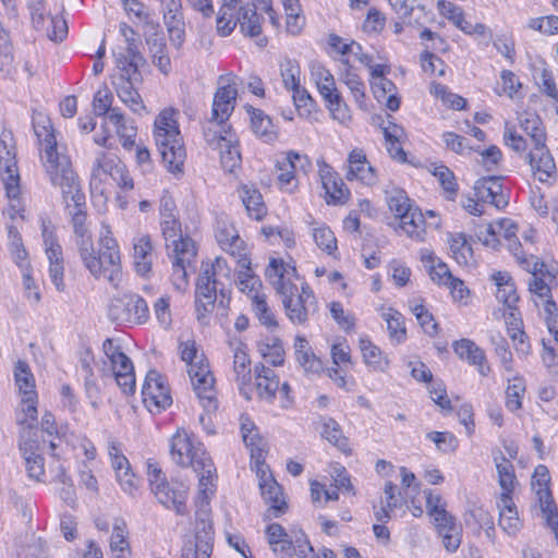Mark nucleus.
Returning <instances> with one entry per match:
<instances>
[{
    "label": "nucleus",
    "mask_w": 558,
    "mask_h": 558,
    "mask_svg": "<svg viewBox=\"0 0 558 558\" xmlns=\"http://www.w3.org/2000/svg\"><path fill=\"white\" fill-rule=\"evenodd\" d=\"M73 241L84 267L95 278L107 279L114 288L121 281V259L119 245L111 236L109 226L102 225L98 250L94 246L93 234L88 227L73 228Z\"/></svg>",
    "instance_id": "nucleus-1"
},
{
    "label": "nucleus",
    "mask_w": 558,
    "mask_h": 558,
    "mask_svg": "<svg viewBox=\"0 0 558 558\" xmlns=\"http://www.w3.org/2000/svg\"><path fill=\"white\" fill-rule=\"evenodd\" d=\"M218 294L219 305L227 307L231 300V269L222 257H217L213 264L202 265L195 291L198 319L213 312Z\"/></svg>",
    "instance_id": "nucleus-2"
},
{
    "label": "nucleus",
    "mask_w": 558,
    "mask_h": 558,
    "mask_svg": "<svg viewBox=\"0 0 558 558\" xmlns=\"http://www.w3.org/2000/svg\"><path fill=\"white\" fill-rule=\"evenodd\" d=\"M170 456L178 465L191 466L198 474L202 504L208 506V493H214L216 473L214 462L208 453L202 448L201 444L197 446L194 444L192 436L185 429H178L170 439Z\"/></svg>",
    "instance_id": "nucleus-3"
},
{
    "label": "nucleus",
    "mask_w": 558,
    "mask_h": 558,
    "mask_svg": "<svg viewBox=\"0 0 558 558\" xmlns=\"http://www.w3.org/2000/svg\"><path fill=\"white\" fill-rule=\"evenodd\" d=\"M174 110H162L155 120V142L169 172H183L186 151Z\"/></svg>",
    "instance_id": "nucleus-4"
},
{
    "label": "nucleus",
    "mask_w": 558,
    "mask_h": 558,
    "mask_svg": "<svg viewBox=\"0 0 558 558\" xmlns=\"http://www.w3.org/2000/svg\"><path fill=\"white\" fill-rule=\"evenodd\" d=\"M34 133L41 146V161L50 181H56L60 174L72 171V165L64 148L57 143L54 131L48 116L34 111L32 117Z\"/></svg>",
    "instance_id": "nucleus-5"
},
{
    "label": "nucleus",
    "mask_w": 558,
    "mask_h": 558,
    "mask_svg": "<svg viewBox=\"0 0 558 558\" xmlns=\"http://www.w3.org/2000/svg\"><path fill=\"white\" fill-rule=\"evenodd\" d=\"M180 355L187 365V373L194 391L207 411L218 408L215 378L203 353H198L195 341L180 342Z\"/></svg>",
    "instance_id": "nucleus-6"
},
{
    "label": "nucleus",
    "mask_w": 558,
    "mask_h": 558,
    "mask_svg": "<svg viewBox=\"0 0 558 558\" xmlns=\"http://www.w3.org/2000/svg\"><path fill=\"white\" fill-rule=\"evenodd\" d=\"M56 181H50L52 185L59 186L62 192V198L65 204V210L70 217L73 228L88 227L86 213L85 194L82 192L78 178L74 171L60 174Z\"/></svg>",
    "instance_id": "nucleus-7"
},
{
    "label": "nucleus",
    "mask_w": 558,
    "mask_h": 558,
    "mask_svg": "<svg viewBox=\"0 0 558 558\" xmlns=\"http://www.w3.org/2000/svg\"><path fill=\"white\" fill-rule=\"evenodd\" d=\"M102 351L111 363L116 381L124 393L135 389V374L131 359L122 351L118 340L107 338L102 343Z\"/></svg>",
    "instance_id": "nucleus-8"
},
{
    "label": "nucleus",
    "mask_w": 558,
    "mask_h": 558,
    "mask_svg": "<svg viewBox=\"0 0 558 558\" xmlns=\"http://www.w3.org/2000/svg\"><path fill=\"white\" fill-rule=\"evenodd\" d=\"M146 301L137 294H123L114 298L109 306V317L119 324H143L148 319Z\"/></svg>",
    "instance_id": "nucleus-9"
},
{
    "label": "nucleus",
    "mask_w": 558,
    "mask_h": 558,
    "mask_svg": "<svg viewBox=\"0 0 558 558\" xmlns=\"http://www.w3.org/2000/svg\"><path fill=\"white\" fill-rule=\"evenodd\" d=\"M11 134L3 132L0 137V170L7 196L15 199L20 195V174L15 159V147Z\"/></svg>",
    "instance_id": "nucleus-10"
},
{
    "label": "nucleus",
    "mask_w": 558,
    "mask_h": 558,
    "mask_svg": "<svg viewBox=\"0 0 558 558\" xmlns=\"http://www.w3.org/2000/svg\"><path fill=\"white\" fill-rule=\"evenodd\" d=\"M196 253L194 241L175 244L174 248L168 252L172 263L171 282L179 292H184L189 286L187 270L192 267Z\"/></svg>",
    "instance_id": "nucleus-11"
},
{
    "label": "nucleus",
    "mask_w": 558,
    "mask_h": 558,
    "mask_svg": "<svg viewBox=\"0 0 558 558\" xmlns=\"http://www.w3.org/2000/svg\"><path fill=\"white\" fill-rule=\"evenodd\" d=\"M266 276L276 292L281 296L282 303L291 296L300 294L294 280L299 279L296 268L282 259L272 258L266 269Z\"/></svg>",
    "instance_id": "nucleus-12"
},
{
    "label": "nucleus",
    "mask_w": 558,
    "mask_h": 558,
    "mask_svg": "<svg viewBox=\"0 0 558 558\" xmlns=\"http://www.w3.org/2000/svg\"><path fill=\"white\" fill-rule=\"evenodd\" d=\"M143 402L150 411L160 412L172 404L170 389L157 371H149L142 387Z\"/></svg>",
    "instance_id": "nucleus-13"
},
{
    "label": "nucleus",
    "mask_w": 558,
    "mask_h": 558,
    "mask_svg": "<svg viewBox=\"0 0 558 558\" xmlns=\"http://www.w3.org/2000/svg\"><path fill=\"white\" fill-rule=\"evenodd\" d=\"M219 87L213 100V120L225 122L234 109L238 89L236 76L233 74L221 75L218 78Z\"/></svg>",
    "instance_id": "nucleus-14"
},
{
    "label": "nucleus",
    "mask_w": 558,
    "mask_h": 558,
    "mask_svg": "<svg viewBox=\"0 0 558 558\" xmlns=\"http://www.w3.org/2000/svg\"><path fill=\"white\" fill-rule=\"evenodd\" d=\"M518 263L531 274L529 281L530 291L537 296H548L549 284L556 280V276L534 255L518 256Z\"/></svg>",
    "instance_id": "nucleus-15"
},
{
    "label": "nucleus",
    "mask_w": 558,
    "mask_h": 558,
    "mask_svg": "<svg viewBox=\"0 0 558 558\" xmlns=\"http://www.w3.org/2000/svg\"><path fill=\"white\" fill-rule=\"evenodd\" d=\"M158 502L177 514H186L187 487L178 481L159 482L150 489Z\"/></svg>",
    "instance_id": "nucleus-16"
},
{
    "label": "nucleus",
    "mask_w": 558,
    "mask_h": 558,
    "mask_svg": "<svg viewBox=\"0 0 558 558\" xmlns=\"http://www.w3.org/2000/svg\"><path fill=\"white\" fill-rule=\"evenodd\" d=\"M524 159L530 165L534 179L548 185L556 182L557 167L546 144L533 147L524 155Z\"/></svg>",
    "instance_id": "nucleus-17"
},
{
    "label": "nucleus",
    "mask_w": 558,
    "mask_h": 558,
    "mask_svg": "<svg viewBox=\"0 0 558 558\" xmlns=\"http://www.w3.org/2000/svg\"><path fill=\"white\" fill-rule=\"evenodd\" d=\"M282 304L286 315L293 324L306 323L310 315L317 311V301L306 283L302 284L300 294L287 299Z\"/></svg>",
    "instance_id": "nucleus-18"
},
{
    "label": "nucleus",
    "mask_w": 558,
    "mask_h": 558,
    "mask_svg": "<svg viewBox=\"0 0 558 558\" xmlns=\"http://www.w3.org/2000/svg\"><path fill=\"white\" fill-rule=\"evenodd\" d=\"M108 454L110 457L111 466L116 472L117 481L121 488L130 494L136 490L135 474L131 470L128 458L123 454L121 444L116 440H110L108 446Z\"/></svg>",
    "instance_id": "nucleus-19"
},
{
    "label": "nucleus",
    "mask_w": 558,
    "mask_h": 558,
    "mask_svg": "<svg viewBox=\"0 0 558 558\" xmlns=\"http://www.w3.org/2000/svg\"><path fill=\"white\" fill-rule=\"evenodd\" d=\"M43 238L46 246V255L49 260V277L58 291L64 290V265L62 247L52 231L43 228Z\"/></svg>",
    "instance_id": "nucleus-20"
},
{
    "label": "nucleus",
    "mask_w": 558,
    "mask_h": 558,
    "mask_svg": "<svg viewBox=\"0 0 558 558\" xmlns=\"http://www.w3.org/2000/svg\"><path fill=\"white\" fill-rule=\"evenodd\" d=\"M264 466H257V474L259 475V488L264 501L269 505V515L279 517L286 512L287 502L283 499L281 486L275 481L271 475H266L263 470Z\"/></svg>",
    "instance_id": "nucleus-21"
},
{
    "label": "nucleus",
    "mask_w": 558,
    "mask_h": 558,
    "mask_svg": "<svg viewBox=\"0 0 558 558\" xmlns=\"http://www.w3.org/2000/svg\"><path fill=\"white\" fill-rule=\"evenodd\" d=\"M241 433L243 441L251 452V459L256 466H265L267 441L259 434L255 424L247 417L241 416Z\"/></svg>",
    "instance_id": "nucleus-22"
},
{
    "label": "nucleus",
    "mask_w": 558,
    "mask_h": 558,
    "mask_svg": "<svg viewBox=\"0 0 558 558\" xmlns=\"http://www.w3.org/2000/svg\"><path fill=\"white\" fill-rule=\"evenodd\" d=\"M319 177L326 195L329 197L328 203L343 204L350 196V191L345 186L342 179L326 162L319 165Z\"/></svg>",
    "instance_id": "nucleus-23"
},
{
    "label": "nucleus",
    "mask_w": 558,
    "mask_h": 558,
    "mask_svg": "<svg viewBox=\"0 0 558 558\" xmlns=\"http://www.w3.org/2000/svg\"><path fill=\"white\" fill-rule=\"evenodd\" d=\"M40 447L37 438L26 439L25 434H21L20 451L25 460L26 471L31 478L40 481L44 475V458L39 453Z\"/></svg>",
    "instance_id": "nucleus-24"
},
{
    "label": "nucleus",
    "mask_w": 558,
    "mask_h": 558,
    "mask_svg": "<svg viewBox=\"0 0 558 558\" xmlns=\"http://www.w3.org/2000/svg\"><path fill=\"white\" fill-rule=\"evenodd\" d=\"M347 179H355L366 185L377 182L375 169L368 163L362 149L355 148L349 154Z\"/></svg>",
    "instance_id": "nucleus-25"
},
{
    "label": "nucleus",
    "mask_w": 558,
    "mask_h": 558,
    "mask_svg": "<svg viewBox=\"0 0 558 558\" xmlns=\"http://www.w3.org/2000/svg\"><path fill=\"white\" fill-rule=\"evenodd\" d=\"M474 194L477 201L492 204L497 208H504L507 205L498 177L478 179L474 184Z\"/></svg>",
    "instance_id": "nucleus-26"
},
{
    "label": "nucleus",
    "mask_w": 558,
    "mask_h": 558,
    "mask_svg": "<svg viewBox=\"0 0 558 558\" xmlns=\"http://www.w3.org/2000/svg\"><path fill=\"white\" fill-rule=\"evenodd\" d=\"M154 256V245L148 234L133 239V264L140 276L145 277L151 272Z\"/></svg>",
    "instance_id": "nucleus-27"
},
{
    "label": "nucleus",
    "mask_w": 558,
    "mask_h": 558,
    "mask_svg": "<svg viewBox=\"0 0 558 558\" xmlns=\"http://www.w3.org/2000/svg\"><path fill=\"white\" fill-rule=\"evenodd\" d=\"M456 354L465 360L469 364L477 366L480 374L487 375L489 366L486 365V355L484 351L472 340L461 339L453 343Z\"/></svg>",
    "instance_id": "nucleus-28"
},
{
    "label": "nucleus",
    "mask_w": 558,
    "mask_h": 558,
    "mask_svg": "<svg viewBox=\"0 0 558 558\" xmlns=\"http://www.w3.org/2000/svg\"><path fill=\"white\" fill-rule=\"evenodd\" d=\"M255 386L260 399L271 402L279 389V378L274 369L258 364L254 368Z\"/></svg>",
    "instance_id": "nucleus-29"
},
{
    "label": "nucleus",
    "mask_w": 558,
    "mask_h": 558,
    "mask_svg": "<svg viewBox=\"0 0 558 558\" xmlns=\"http://www.w3.org/2000/svg\"><path fill=\"white\" fill-rule=\"evenodd\" d=\"M497 506L499 509V526L508 535L514 536L521 530L522 523L512 497L499 498Z\"/></svg>",
    "instance_id": "nucleus-30"
},
{
    "label": "nucleus",
    "mask_w": 558,
    "mask_h": 558,
    "mask_svg": "<svg viewBox=\"0 0 558 558\" xmlns=\"http://www.w3.org/2000/svg\"><path fill=\"white\" fill-rule=\"evenodd\" d=\"M495 464L498 474V484L501 488L499 498L512 497V493L518 484L514 466L501 452L499 457H495Z\"/></svg>",
    "instance_id": "nucleus-31"
},
{
    "label": "nucleus",
    "mask_w": 558,
    "mask_h": 558,
    "mask_svg": "<svg viewBox=\"0 0 558 558\" xmlns=\"http://www.w3.org/2000/svg\"><path fill=\"white\" fill-rule=\"evenodd\" d=\"M240 197L251 218L260 220L267 214L263 196L254 185L243 184L240 190Z\"/></svg>",
    "instance_id": "nucleus-32"
},
{
    "label": "nucleus",
    "mask_w": 558,
    "mask_h": 558,
    "mask_svg": "<svg viewBox=\"0 0 558 558\" xmlns=\"http://www.w3.org/2000/svg\"><path fill=\"white\" fill-rule=\"evenodd\" d=\"M37 395L28 393L27 396H22L21 401V412L22 416H17V423L20 425L25 426L22 430V434H25L26 439L34 438L36 436V432L33 430L37 423Z\"/></svg>",
    "instance_id": "nucleus-33"
},
{
    "label": "nucleus",
    "mask_w": 558,
    "mask_h": 558,
    "mask_svg": "<svg viewBox=\"0 0 558 558\" xmlns=\"http://www.w3.org/2000/svg\"><path fill=\"white\" fill-rule=\"evenodd\" d=\"M104 118L116 126V132L123 141L122 144L124 147L134 145L136 129L132 124L128 123L120 108L113 107L104 116Z\"/></svg>",
    "instance_id": "nucleus-34"
},
{
    "label": "nucleus",
    "mask_w": 558,
    "mask_h": 558,
    "mask_svg": "<svg viewBox=\"0 0 558 558\" xmlns=\"http://www.w3.org/2000/svg\"><path fill=\"white\" fill-rule=\"evenodd\" d=\"M399 219L400 227L408 236L417 241L424 240L426 222L418 207H413Z\"/></svg>",
    "instance_id": "nucleus-35"
},
{
    "label": "nucleus",
    "mask_w": 558,
    "mask_h": 558,
    "mask_svg": "<svg viewBox=\"0 0 558 558\" xmlns=\"http://www.w3.org/2000/svg\"><path fill=\"white\" fill-rule=\"evenodd\" d=\"M123 166V162L114 154L100 153L93 168V180L98 179L102 181V175H108L112 179L114 175L121 174Z\"/></svg>",
    "instance_id": "nucleus-36"
},
{
    "label": "nucleus",
    "mask_w": 558,
    "mask_h": 558,
    "mask_svg": "<svg viewBox=\"0 0 558 558\" xmlns=\"http://www.w3.org/2000/svg\"><path fill=\"white\" fill-rule=\"evenodd\" d=\"M137 83L121 81L116 83V92L120 100L134 113L142 114L146 110L143 99L135 88Z\"/></svg>",
    "instance_id": "nucleus-37"
},
{
    "label": "nucleus",
    "mask_w": 558,
    "mask_h": 558,
    "mask_svg": "<svg viewBox=\"0 0 558 558\" xmlns=\"http://www.w3.org/2000/svg\"><path fill=\"white\" fill-rule=\"evenodd\" d=\"M248 112L251 113V126L253 132L266 143L275 141L277 138V132L271 119L262 110L252 107Z\"/></svg>",
    "instance_id": "nucleus-38"
},
{
    "label": "nucleus",
    "mask_w": 558,
    "mask_h": 558,
    "mask_svg": "<svg viewBox=\"0 0 558 558\" xmlns=\"http://www.w3.org/2000/svg\"><path fill=\"white\" fill-rule=\"evenodd\" d=\"M218 149L220 150L222 168L230 173L234 172L241 163V154L232 136H220L218 138Z\"/></svg>",
    "instance_id": "nucleus-39"
},
{
    "label": "nucleus",
    "mask_w": 558,
    "mask_h": 558,
    "mask_svg": "<svg viewBox=\"0 0 558 558\" xmlns=\"http://www.w3.org/2000/svg\"><path fill=\"white\" fill-rule=\"evenodd\" d=\"M519 122L521 129L531 138L533 147H538L546 144L545 129L538 116L525 112L520 116Z\"/></svg>",
    "instance_id": "nucleus-40"
},
{
    "label": "nucleus",
    "mask_w": 558,
    "mask_h": 558,
    "mask_svg": "<svg viewBox=\"0 0 558 558\" xmlns=\"http://www.w3.org/2000/svg\"><path fill=\"white\" fill-rule=\"evenodd\" d=\"M341 63L343 69L340 72V80L348 86L359 107L364 108V83L362 82L361 77L352 71L348 59H342Z\"/></svg>",
    "instance_id": "nucleus-41"
},
{
    "label": "nucleus",
    "mask_w": 558,
    "mask_h": 558,
    "mask_svg": "<svg viewBox=\"0 0 558 558\" xmlns=\"http://www.w3.org/2000/svg\"><path fill=\"white\" fill-rule=\"evenodd\" d=\"M322 436L344 453H350L349 440L342 434L340 425L331 417L322 418Z\"/></svg>",
    "instance_id": "nucleus-42"
},
{
    "label": "nucleus",
    "mask_w": 558,
    "mask_h": 558,
    "mask_svg": "<svg viewBox=\"0 0 558 558\" xmlns=\"http://www.w3.org/2000/svg\"><path fill=\"white\" fill-rule=\"evenodd\" d=\"M236 20L241 31L250 36L256 37L262 33L260 16L257 14L254 5L240 7L236 11Z\"/></svg>",
    "instance_id": "nucleus-43"
},
{
    "label": "nucleus",
    "mask_w": 558,
    "mask_h": 558,
    "mask_svg": "<svg viewBox=\"0 0 558 558\" xmlns=\"http://www.w3.org/2000/svg\"><path fill=\"white\" fill-rule=\"evenodd\" d=\"M233 371L235 374V378L238 383L242 386H245L251 381V368H250V357L246 352V345L242 342H238L234 348V356H233Z\"/></svg>",
    "instance_id": "nucleus-44"
},
{
    "label": "nucleus",
    "mask_w": 558,
    "mask_h": 558,
    "mask_svg": "<svg viewBox=\"0 0 558 558\" xmlns=\"http://www.w3.org/2000/svg\"><path fill=\"white\" fill-rule=\"evenodd\" d=\"M371 84L374 96L378 101L386 100V107L391 111L399 109L400 100L392 94L396 86L390 80L381 77L380 80L372 81Z\"/></svg>",
    "instance_id": "nucleus-45"
},
{
    "label": "nucleus",
    "mask_w": 558,
    "mask_h": 558,
    "mask_svg": "<svg viewBox=\"0 0 558 558\" xmlns=\"http://www.w3.org/2000/svg\"><path fill=\"white\" fill-rule=\"evenodd\" d=\"M361 351L364 362L375 371L385 372L388 368L389 361L383 355L378 347L369 340H361Z\"/></svg>",
    "instance_id": "nucleus-46"
},
{
    "label": "nucleus",
    "mask_w": 558,
    "mask_h": 558,
    "mask_svg": "<svg viewBox=\"0 0 558 558\" xmlns=\"http://www.w3.org/2000/svg\"><path fill=\"white\" fill-rule=\"evenodd\" d=\"M383 318L387 324L390 339L397 343L403 342L405 340L407 330L402 314L393 308H388L383 313Z\"/></svg>",
    "instance_id": "nucleus-47"
},
{
    "label": "nucleus",
    "mask_w": 558,
    "mask_h": 558,
    "mask_svg": "<svg viewBox=\"0 0 558 558\" xmlns=\"http://www.w3.org/2000/svg\"><path fill=\"white\" fill-rule=\"evenodd\" d=\"M280 72L284 87L293 92V99L296 100V94L301 92L299 63L292 59H284L280 63Z\"/></svg>",
    "instance_id": "nucleus-48"
},
{
    "label": "nucleus",
    "mask_w": 558,
    "mask_h": 558,
    "mask_svg": "<svg viewBox=\"0 0 558 558\" xmlns=\"http://www.w3.org/2000/svg\"><path fill=\"white\" fill-rule=\"evenodd\" d=\"M311 74L323 98L338 92L332 74L322 64H314Z\"/></svg>",
    "instance_id": "nucleus-49"
},
{
    "label": "nucleus",
    "mask_w": 558,
    "mask_h": 558,
    "mask_svg": "<svg viewBox=\"0 0 558 558\" xmlns=\"http://www.w3.org/2000/svg\"><path fill=\"white\" fill-rule=\"evenodd\" d=\"M386 202L389 210L398 218L402 217L414 207L407 193L400 189L386 191Z\"/></svg>",
    "instance_id": "nucleus-50"
},
{
    "label": "nucleus",
    "mask_w": 558,
    "mask_h": 558,
    "mask_svg": "<svg viewBox=\"0 0 558 558\" xmlns=\"http://www.w3.org/2000/svg\"><path fill=\"white\" fill-rule=\"evenodd\" d=\"M438 11L462 32L471 31V23L464 20L463 11L450 1L439 0Z\"/></svg>",
    "instance_id": "nucleus-51"
},
{
    "label": "nucleus",
    "mask_w": 558,
    "mask_h": 558,
    "mask_svg": "<svg viewBox=\"0 0 558 558\" xmlns=\"http://www.w3.org/2000/svg\"><path fill=\"white\" fill-rule=\"evenodd\" d=\"M161 230L166 241V247L168 252L174 248L175 244L183 243L185 241H193L189 236H183L181 232V225L177 218L162 219Z\"/></svg>",
    "instance_id": "nucleus-52"
},
{
    "label": "nucleus",
    "mask_w": 558,
    "mask_h": 558,
    "mask_svg": "<svg viewBox=\"0 0 558 558\" xmlns=\"http://www.w3.org/2000/svg\"><path fill=\"white\" fill-rule=\"evenodd\" d=\"M14 377L16 386L19 387L22 396H27L28 393L31 395V392L36 393L34 376L26 362L19 361L15 364Z\"/></svg>",
    "instance_id": "nucleus-53"
},
{
    "label": "nucleus",
    "mask_w": 558,
    "mask_h": 558,
    "mask_svg": "<svg viewBox=\"0 0 558 558\" xmlns=\"http://www.w3.org/2000/svg\"><path fill=\"white\" fill-rule=\"evenodd\" d=\"M202 518L197 519L195 525L194 542L199 547L205 548L206 546L213 550L214 543V526L211 521L208 519L206 511L203 512Z\"/></svg>",
    "instance_id": "nucleus-54"
},
{
    "label": "nucleus",
    "mask_w": 558,
    "mask_h": 558,
    "mask_svg": "<svg viewBox=\"0 0 558 558\" xmlns=\"http://www.w3.org/2000/svg\"><path fill=\"white\" fill-rule=\"evenodd\" d=\"M253 311L258 318L259 323L267 328H277L278 323L275 318L274 313L269 308L266 296L260 293H256L253 295L252 302Z\"/></svg>",
    "instance_id": "nucleus-55"
},
{
    "label": "nucleus",
    "mask_w": 558,
    "mask_h": 558,
    "mask_svg": "<svg viewBox=\"0 0 558 558\" xmlns=\"http://www.w3.org/2000/svg\"><path fill=\"white\" fill-rule=\"evenodd\" d=\"M128 535L129 532L125 522L123 520H116L110 538L111 549L119 554H130Z\"/></svg>",
    "instance_id": "nucleus-56"
},
{
    "label": "nucleus",
    "mask_w": 558,
    "mask_h": 558,
    "mask_svg": "<svg viewBox=\"0 0 558 558\" xmlns=\"http://www.w3.org/2000/svg\"><path fill=\"white\" fill-rule=\"evenodd\" d=\"M432 173L438 179L444 191L448 194L447 198L452 199L458 191L453 172L444 165H434Z\"/></svg>",
    "instance_id": "nucleus-57"
},
{
    "label": "nucleus",
    "mask_w": 558,
    "mask_h": 558,
    "mask_svg": "<svg viewBox=\"0 0 558 558\" xmlns=\"http://www.w3.org/2000/svg\"><path fill=\"white\" fill-rule=\"evenodd\" d=\"M243 268L244 270L239 272L236 284L243 293L253 299L254 294L259 293L258 290L262 287V281L253 274L251 265Z\"/></svg>",
    "instance_id": "nucleus-58"
},
{
    "label": "nucleus",
    "mask_w": 558,
    "mask_h": 558,
    "mask_svg": "<svg viewBox=\"0 0 558 558\" xmlns=\"http://www.w3.org/2000/svg\"><path fill=\"white\" fill-rule=\"evenodd\" d=\"M525 391L524 380L521 377H514L506 390V405L510 411H517L521 408V399Z\"/></svg>",
    "instance_id": "nucleus-59"
},
{
    "label": "nucleus",
    "mask_w": 558,
    "mask_h": 558,
    "mask_svg": "<svg viewBox=\"0 0 558 558\" xmlns=\"http://www.w3.org/2000/svg\"><path fill=\"white\" fill-rule=\"evenodd\" d=\"M117 65L121 71V75L118 78V82L121 81H132L133 83H141L142 75L140 72V68L144 66L145 63H140L137 61H131L126 58H118Z\"/></svg>",
    "instance_id": "nucleus-60"
},
{
    "label": "nucleus",
    "mask_w": 558,
    "mask_h": 558,
    "mask_svg": "<svg viewBox=\"0 0 558 558\" xmlns=\"http://www.w3.org/2000/svg\"><path fill=\"white\" fill-rule=\"evenodd\" d=\"M428 262V271L430 279L437 284H448L450 280H452V274L449 270V267L439 259H436L432 255L427 257Z\"/></svg>",
    "instance_id": "nucleus-61"
},
{
    "label": "nucleus",
    "mask_w": 558,
    "mask_h": 558,
    "mask_svg": "<svg viewBox=\"0 0 558 558\" xmlns=\"http://www.w3.org/2000/svg\"><path fill=\"white\" fill-rule=\"evenodd\" d=\"M258 351L263 357L274 366H280L284 361V350L279 339H275L272 344L260 343Z\"/></svg>",
    "instance_id": "nucleus-62"
},
{
    "label": "nucleus",
    "mask_w": 558,
    "mask_h": 558,
    "mask_svg": "<svg viewBox=\"0 0 558 558\" xmlns=\"http://www.w3.org/2000/svg\"><path fill=\"white\" fill-rule=\"evenodd\" d=\"M313 238L317 246L328 254H332L337 250V240L328 227L314 228Z\"/></svg>",
    "instance_id": "nucleus-63"
},
{
    "label": "nucleus",
    "mask_w": 558,
    "mask_h": 558,
    "mask_svg": "<svg viewBox=\"0 0 558 558\" xmlns=\"http://www.w3.org/2000/svg\"><path fill=\"white\" fill-rule=\"evenodd\" d=\"M537 496V502L545 520L556 518L558 515L557 507L553 498L551 492L548 488L534 489Z\"/></svg>",
    "instance_id": "nucleus-64"
}]
</instances>
